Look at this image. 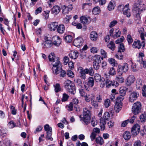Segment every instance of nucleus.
Masks as SVG:
<instances>
[{"label":"nucleus","mask_w":146,"mask_h":146,"mask_svg":"<svg viewBox=\"0 0 146 146\" xmlns=\"http://www.w3.org/2000/svg\"><path fill=\"white\" fill-rule=\"evenodd\" d=\"M79 92L80 95L82 97H84L86 95V93L83 89H79Z\"/></svg>","instance_id":"8fccbe9b"},{"label":"nucleus","mask_w":146,"mask_h":146,"mask_svg":"<svg viewBox=\"0 0 146 146\" xmlns=\"http://www.w3.org/2000/svg\"><path fill=\"white\" fill-rule=\"evenodd\" d=\"M87 85L89 86L92 87L94 84V80L92 77H89L88 79Z\"/></svg>","instance_id":"a878e982"},{"label":"nucleus","mask_w":146,"mask_h":146,"mask_svg":"<svg viewBox=\"0 0 146 146\" xmlns=\"http://www.w3.org/2000/svg\"><path fill=\"white\" fill-rule=\"evenodd\" d=\"M96 98V100L98 102H102V97L101 95H97Z\"/></svg>","instance_id":"0e129e2a"},{"label":"nucleus","mask_w":146,"mask_h":146,"mask_svg":"<svg viewBox=\"0 0 146 146\" xmlns=\"http://www.w3.org/2000/svg\"><path fill=\"white\" fill-rule=\"evenodd\" d=\"M64 87L67 91L71 94L76 93V89L74 83L69 80H67L64 82Z\"/></svg>","instance_id":"20e7f679"},{"label":"nucleus","mask_w":146,"mask_h":146,"mask_svg":"<svg viewBox=\"0 0 146 146\" xmlns=\"http://www.w3.org/2000/svg\"><path fill=\"white\" fill-rule=\"evenodd\" d=\"M141 30H140V31H141V32L140 33V36L142 40H145L144 37V29L143 28H142L141 29Z\"/></svg>","instance_id":"3c124183"},{"label":"nucleus","mask_w":146,"mask_h":146,"mask_svg":"<svg viewBox=\"0 0 146 146\" xmlns=\"http://www.w3.org/2000/svg\"><path fill=\"white\" fill-rule=\"evenodd\" d=\"M67 75L69 77L73 78L74 76V73L72 71L68 70H67L66 73Z\"/></svg>","instance_id":"79ce46f5"},{"label":"nucleus","mask_w":146,"mask_h":146,"mask_svg":"<svg viewBox=\"0 0 146 146\" xmlns=\"http://www.w3.org/2000/svg\"><path fill=\"white\" fill-rule=\"evenodd\" d=\"M96 143L102 145L104 143V141L103 138L101 137H99L96 139Z\"/></svg>","instance_id":"ea45409f"},{"label":"nucleus","mask_w":146,"mask_h":146,"mask_svg":"<svg viewBox=\"0 0 146 146\" xmlns=\"http://www.w3.org/2000/svg\"><path fill=\"white\" fill-rule=\"evenodd\" d=\"M109 73L112 75H113L115 74V70L113 67H112L110 68Z\"/></svg>","instance_id":"09e8293b"},{"label":"nucleus","mask_w":146,"mask_h":146,"mask_svg":"<svg viewBox=\"0 0 146 146\" xmlns=\"http://www.w3.org/2000/svg\"><path fill=\"white\" fill-rule=\"evenodd\" d=\"M123 13L124 15H126V16L128 17H129L131 15V13L130 12V10H127L124 11L123 12Z\"/></svg>","instance_id":"e2e57ef3"},{"label":"nucleus","mask_w":146,"mask_h":146,"mask_svg":"<svg viewBox=\"0 0 146 146\" xmlns=\"http://www.w3.org/2000/svg\"><path fill=\"white\" fill-rule=\"evenodd\" d=\"M83 42V40L82 38L79 37L75 39L73 42V45L78 47L81 46Z\"/></svg>","instance_id":"9d476101"},{"label":"nucleus","mask_w":146,"mask_h":146,"mask_svg":"<svg viewBox=\"0 0 146 146\" xmlns=\"http://www.w3.org/2000/svg\"><path fill=\"white\" fill-rule=\"evenodd\" d=\"M85 100L87 102H89L90 100H93V99L94 98V96L92 94L87 95L86 94V96L84 97Z\"/></svg>","instance_id":"c85d7f7f"},{"label":"nucleus","mask_w":146,"mask_h":146,"mask_svg":"<svg viewBox=\"0 0 146 146\" xmlns=\"http://www.w3.org/2000/svg\"><path fill=\"white\" fill-rule=\"evenodd\" d=\"M62 13L63 14L66 15L68 13L69 11L68 9L66 8V6L64 5L62 7Z\"/></svg>","instance_id":"37998d69"},{"label":"nucleus","mask_w":146,"mask_h":146,"mask_svg":"<svg viewBox=\"0 0 146 146\" xmlns=\"http://www.w3.org/2000/svg\"><path fill=\"white\" fill-rule=\"evenodd\" d=\"M140 129L139 125L138 124H136L132 128L131 130V133L133 135L136 136L139 133Z\"/></svg>","instance_id":"1a4fd4ad"},{"label":"nucleus","mask_w":146,"mask_h":146,"mask_svg":"<svg viewBox=\"0 0 146 146\" xmlns=\"http://www.w3.org/2000/svg\"><path fill=\"white\" fill-rule=\"evenodd\" d=\"M52 13H54L55 15H56L60 12V7L58 6H54L52 9Z\"/></svg>","instance_id":"7c9ffc66"},{"label":"nucleus","mask_w":146,"mask_h":146,"mask_svg":"<svg viewBox=\"0 0 146 146\" xmlns=\"http://www.w3.org/2000/svg\"><path fill=\"white\" fill-rule=\"evenodd\" d=\"M44 129L45 130L47 131L46 138H47L48 137H51L52 134L51 127H50L48 124H46L44 126Z\"/></svg>","instance_id":"9b49d317"},{"label":"nucleus","mask_w":146,"mask_h":146,"mask_svg":"<svg viewBox=\"0 0 146 146\" xmlns=\"http://www.w3.org/2000/svg\"><path fill=\"white\" fill-rule=\"evenodd\" d=\"M64 39L66 42L70 43L72 41V37L71 36L68 35L65 36Z\"/></svg>","instance_id":"c9c22d12"},{"label":"nucleus","mask_w":146,"mask_h":146,"mask_svg":"<svg viewBox=\"0 0 146 146\" xmlns=\"http://www.w3.org/2000/svg\"><path fill=\"white\" fill-rule=\"evenodd\" d=\"M54 86L55 88L54 90L56 92H58L61 90V88L59 84H56L54 85Z\"/></svg>","instance_id":"a19ab883"},{"label":"nucleus","mask_w":146,"mask_h":146,"mask_svg":"<svg viewBox=\"0 0 146 146\" xmlns=\"http://www.w3.org/2000/svg\"><path fill=\"white\" fill-rule=\"evenodd\" d=\"M134 146H142L141 145V143L139 140L136 141L134 144Z\"/></svg>","instance_id":"774afa93"},{"label":"nucleus","mask_w":146,"mask_h":146,"mask_svg":"<svg viewBox=\"0 0 146 146\" xmlns=\"http://www.w3.org/2000/svg\"><path fill=\"white\" fill-rule=\"evenodd\" d=\"M115 33L114 35L113 36V38L116 39L118 37H119L120 36V35L121 33L119 31V30H117L115 32Z\"/></svg>","instance_id":"c03bdc74"},{"label":"nucleus","mask_w":146,"mask_h":146,"mask_svg":"<svg viewBox=\"0 0 146 146\" xmlns=\"http://www.w3.org/2000/svg\"><path fill=\"white\" fill-rule=\"evenodd\" d=\"M123 137L125 140H129L131 137V134L129 131H125L123 135Z\"/></svg>","instance_id":"473e14b6"},{"label":"nucleus","mask_w":146,"mask_h":146,"mask_svg":"<svg viewBox=\"0 0 146 146\" xmlns=\"http://www.w3.org/2000/svg\"><path fill=\"white\" fill-rule=\"evenodd\" d=\"M70 57L72 59H76L78 56V53L77 51H74L69 54Z\"/></svg>","instance_id":"cd10ccee"},{"label":"nucleus","mask_w":146,"mask_h":146,"mask_svg":"<svg viewBox=\"0 0 146 146\" xmlns=\"http://www.w3.org/2000/svg\"><path fill=\"white\" fill-rule=\"evenodd\" d=\"M106 86L107 88H109L111 86H116L115 85V82H112L109 79H107L106 82Z\"/></svg>","instance_id":"4be33fe9"},{"label":"nucleus","mask_w":146,"mask_h":146,"mask_svg":"<svg viewBox=\"0 0 146 146\" xmlns=\"http://www.w3.org/2000/svg\"><path fill=\"white\" fill-rule=\"evenodd\" d=\"M127 39L128 43L129 44H131L133 41V40L131 36L129 34L127 35Z\"/></svg>","instance_id":"a18cd8bd"},{"label":"nucleus","mask_w":146,"mask_h":146,"mask_svg":"<svg viewBox=\"0 0 146 146\" xmlns=\"http://www.w3.org/2000/svg\"><path fill=\"white\" fill-rule=\"evenodd\" d=\"M97 122L95 119L92 118V119L91 123L92 126L94 127L95 126L97 125Z\"/></svg>","instance_id":"864d4df0"},{"label":"nucleus","mask_w":146,"mask_h":146,"mask_svg":"<svg viewBox=\"0 0 146 146\" xmlns=\"http://www.w3.org/2000/svg\"><path fill=\"white\" fill-rule=\"evenodd\" d=\"M48 57L49 61L53 62H55L56 61V62L57 61L56 58L58 57H56L54 53H52L49 54Z\"/></svg>","instance_id":"412c9836"},{"label":"nucleus","mask_w":146,"mask_h":146,"mask_svg":"<svg viewBox=\"0 0 146 146\" xmlns=\"http://www.w3.org/2000/svg\"><path fill=\"white\" fill-rule=\"evenodd\" d=\"M101 52L102 55L104 58H106L107 57V53L104 50L101 49Z\"/></svg>","instance_id":"680f3d73"},{"label":"nucleus","mask_w":146,"mask_h":146,"mask_svg":"<svg viewBox=\"0 0 146 146\" xmlns=\"http://www.w3.org/2000/svg\"><path fill=\"white\" fill-rule=\"evenodd\" d=\"M81 23L83 24H88L90 21L88 18L84 16H82L80 17Z\"/></svg>","instance_id":"6ab92c4d"},{"label":"nucleus","mask_w":146,"mask_h":146,"mask_svg":"<svg viewBox=\"0 0 146 146\" xmlns=\"http://www.w3.org/2000/svg\"><path fill=\"white\" fill-rule=\"evenodd\" d=\"M42 11V9L41 7H40L37 8L35 10V14L37 15L38 13H40Z\"/></svg>","instance_id":"69168bd1"},{"label":"nucleus","mask_w":146,"mask_h":146,"mask_svg":"<svg viewBox=\"0 0 146 146\" xmlns=\"http://www.w3.org/2000/svg\"><path fill=\"white\" fill-rule=\"evenodd\" d=\"M140 121L143 123L146 121V113H144L141 114L139 116Z\"/></svg>","instance_id":"e433bc0d"},{"label":"nucleus","mask_w":146,"mask_h":146,"mask_svg":"<svg viewBox=\"0 0 146 146\" xmlns=\"http://www.w3.org/2000/svg\"><path fill=\"white\" fill-rule=\"evenodd\" d=\"M84 72L86 74H88L90 76H93L94 74V71L92 67L85 68L84 69Z\"/></svg>","instance_id":"2eb2a0df"},{"label":"nucleus","mask_w":146,"mask_h":146,"mask_svg":"<svg viewBox=\"0 0 146 146\" xmlns=\"http://www.w3.org/2000/svg\"><path fill=\"white\" fill-rule=\"evenodd\" d=\"M128 89L126 87H121L119 89V94L120 96H124L126 95V91Z\"/></svg>","instance_id":"dca6fc26"},{"label":"nucleus","mask_w":146,"mask_h":146,"mask_svg":"<svg viewBox=\"0 0 146 146\" xmlns=\"http://www.w3.org/2000/svg\"><path fill=\"white\" fill-rule=\"evenodd\" d=\"M65 27L63 25H60L58 26L57 29L58 32L59 33L62 34L64 32L65 30Z\"/></svg>","instance_id":"393cba45"},{"label":"nucleus","mask_w":146,"mask_h":146,"mask_svg":"<svg viewBox=\"0 0 146 146\" xmlns=\"http://www.w3.org/2000/svg\"><path fill=\"white\" fill-rule=\"evenodd\" d=\"M53 43L51 40H47L44 44V46L46 48H49L52 46Z\"/></svg>","instance_id":"72a5a7b5"},{"label":"nucleus","mask_w":146,"mask_h":146,"mask_svg":"<svg viewBox=\"0 0 146 146\" xmlns=\"http://www.w3.org/2000/svg\"><path fill=\"white\" fill-rule=\"evenodd\" d=\"M117 22L116 20H114L111 21L109 25V27L110 28L115 26L117 23Z\"/></svg>","instance_id":"de8ad7c7"},{"label":"nucleus","mask_w":146,"mask_h":146,"mask_svg":"<svg viewBox=\"0 0 146 146\" xmlns=\"http://www.w3.org/2000/svg\"><path fill=\"white\" fill-rule=\"evenodd\" d=\"M110 102L109 99H106L104 101V105L106 108H108L110 105Z\"/></svg>","instance_id":"49530a36"},{"label":"nucleus","mask_w":146,"mask_h":146,"mask_svg":"<svg viewBox=\"0 0 146 146\" xmlns=\"http://www.w3.org/2000/svg\"><path fill=\"white\" fill-rule=\"evenodd\" d=\"M91 39L93 41H96L98 38V35L95 31L91 32L90 34Z\"/></svg>","instance_id":"a211bd4d"},{"label":"nucleus","mask_w":146,"mask_h":146,"mask_svg":"<svg viewBox=\"0 0 146 146\" xmlns=\"http://www.w3.org/2000/svg\"><path fill=\"white\" fill-rule=\"evenodd\" d=\"M57 61L53 64L52 70L53 73L56 75L60 72V76L64 77L67 74L66 72L62 69V64L59 57L56 58Z\"/></svg>","instance_id":"f257e3e1"},{"label":"nucleus","mask_w":146,"mask_h":146,"mask_svg":"<svg viewBox=\"0 0 146 146\" xmlns=\"http://www.w3.org/2000/svg\"><path fill=\"white\" fill-rule=\"evenodd\" d=\"M124 98V96H118L117 97V101L118 102L122 104L121 102L123 101Z\"/></svg>","instance_id":"bf43d9fd"},{"label":"nucleus","mask_w":146,"mask_h":146,"mask_svg":"<svg viewBox=\"0 0 146 146\" xmlns=\"http://www.w3.org/2000/svg\"><path fill=\"white\" fill-rule=\"evenodd\" d=\"M69 98V96L66 94H63V98L62 99V102H65Z\"/></svg>","instance_id":"603ef678"},{"label":"nucleus","mask_w":146,"mask_h":146,"mask_svg":"<svg viewBox=\"0 0 146 146\" xmlns=\"http://www.w3.org/2000/svg\"><path fill=\"white\" fill-rule=\"evenodd\" d=\"M141 44L139 40H137V41H135L133 44V46L134 48L139 49L141 47Z\"/></svg>","instance_id":"c756f323"},{"label":"nucleus","mask_w":146,"mask_h":146,"mask_svg":"<svg viewBox=\"0 0 146 146\" xmlns=\"http://www.w3.org/2000/svg\"><path fill=\"white\" fill-rule=\"evenodd\" d=\"M93 78L96 82L102 81V80L104 79L103 77L102 78L101 76L99 74L97 73L95 74Z\"/></svg>","instance_id":"f3484780"},{"label":"nucleus","mask_w":146,"mask_h":146,"mask_svg":"<svg viewBox=\"0 0 146 146\" xmlns=\"http://www.w3.org/2000/svg\"><path fill=\"white\" fill-rule=\"evenodd\" d=\"M126 80L127 81L126 85L130 86L134 82L135 80V78L133 76L130 75L127 78Z\"/></svg>","instance_id":"ddd939ff"},{"label":"nucleus","mask_w":146,"mask_h":146,"mask_svg":"<svg viewBox=\"0 0 146 146\" xmlns=\"http://www.w3.org/2000/svg\"><path fill=\"white\" fill-rule=\"evenodd\" d=\"M54 38L56 39L53 42V44L55 46L57 47L59 46L61 42L60 38L58 36H55Z\"/></svg>","instance_id":"5701e85b"},{"label":"nucleus","mask_w":146,"mask_h":146,"mask_svg":"<svg viewBox=\"0 0 146 146\" xmlns=\"http://www.w3.org/2000/svg\"><path fill=\"white\" fill-rule=\"evenodd\" d=\"M129 69L128 64L127 63H124L123 65H119L118 66L117 72L119 74L122 75L123 73L127 72Z\"/></svg>","instance_id":"6e6552de"},{"label":"nucleus","mask_w":146,"mask_h":146,"mask_svg":"<svg viewBox=\"0 0 146 146\" xmlns=\"http://www.w3.org/2000/svg\"><path fill=\"white\" fill-rule=\"evenodd\" d=\"M121 104L116 101L114 107V110L116 112L118 113L121 110L122 106Z\"/></svg>","instance_id":"aec40b11"},{"label":"nucleus","mask_w":146,"mask_h":146,"mask_svg":"<svg viewBox=\"0 0 146 146\" xmlns=\"http://www.w3.org/2000/svg\"><path fill=\"white\" fill-rule=\"evenodd\" d=\"M115 2L113 0H111L109 3L108 6V9L110 11L113 9L115 7Z\"/></svg>","instance_id":"bb28decb"},{"label":"nucleus","mask_w":146,"mask_h":146,"mask_svg":"<svg viewBox=\"0 0 146 146\" xmlns=\"http://www.w3.org/2000/svg\"><path fill=\"white\" fill-rule=\"evenodd\" d=\"M100 8L99 7H96L93 8L92 10V13L94 15L99 14L100 13Z\"/></svg>","instance_id":"58836bf2"},{"label":"nucleus","mask_w":146,"mask_h":146,"mask_svg":"<svg viewBox=\"0 0 146 146\" xmlns=\"http://www.w3.org/2000/svg\"><path fill=\"white\" fill-rule=\"evenodd\" d=\"M80 77L83 79L85 80L86 78V73L84 72V70L83 68L80 67Z\"/></svg>","instance_id":"b1692460"},{"label":"nucleus","mask_w":146,"mask_h":146,"mask_svg":"<svg viewBox=\"0 0 146 146\" xmlns=\"http://www.w3.org/2000/svg\"><path fill=\"white\" fill-rule=\"evenodd\" d=\"M64 64L65 65L67 64L69 61V58L68 56H65L64 58Z\"/></svg>","instance_id":"338daca9"},{"label":"nucleus","mask_w":146,"mask_h":146,"mask_svg":"<svg viewBox=\"0 0 146 146\" xmlns=\"http://www.w3.org/2000/svg\"><path fill=\"white\" fill-rule=\"evenodd\" d=\"M142 94L143 96L146 97V85H144L143 86L142 89Z\"/></svg>","instance_id":"13d9d810"},{"label":"nucleus","mask_w":146,"mask_h":146,"mask_svg":"<svg viewBox=\"0 0 146 146\" xmlns=\"http://www.w3.org/2000/svg\"><path fill=\"white\" fill-rule=\"evenodd\" d=\"M58 26V24L56 22L51 23L48 25V27L51 31H54Z\"/></svg>","instance_id":"4468645a"},{"label":"nucleus","mask_w":146,"mask_h":146,"mask_svg":"<svg viewBox=\"0 0 146 146\" xmlns=\"http://www.w3.org/2000/svg\"><path fill=\"white\" fill-rule=\"evenodd\" d=\"M109 63L114 66L117 65V62L115 61V59L112 58H109L108 59Z\"/></svg>","instance_id":"4c0bfd02"},{"label":"nucleus","mask_w":146,"mask_h":146,"mask_svg":"<svg viewBox=\"0 0 146 146\" xmlns=\"http://www.w3.org/2000/svg\"><path fill=\"white\" fill-rule=\"evenodd\" d=\"M73 104L72 102L70 103L69 105L68 106V110L69 111H72L73 110Z\"/></svg>","instance_id":"4d7b16f0"},{"label":"nucleus","mask_w":146,"mask_h":146,"mask_svg":"<svg viewBox=\"0 0 146 146\" xmlns=\"http://www.w3.org/2000/svg\"><path fill=\"white\" fill-rule=\"evenodd\" d=\"M146 6L141 1H137L134 3L133 8V13L136 15L137 18H140V14L143 10L145 9Z\"/></svg>","instance_id":"f03ea898"},{"label":"nucleus","mask_w":146,"mask_h":146,"mask_svg":"<svg viewBox=\"0 0 146 146\" xmlns=\"http://www.w3.org/2000/svg\"><path fill=\"white\" fill-rule=\"evenodd\" d=\"M141 105L140 102H137L134 103L132 108V113L134 114L130 119V123H132L137 117L136 115L139 114L141 109Z\"/></svg>","instance_id":"7ed1b4c3"},{"label":"nucleus","mask_w":146,"mask_h":146,"mask_svg":"<svg viewBox=\"0 0 146 146\" xmlns=\"http://www.w3.org/2000/svg\"><path fill=\"white\" fill-rule=\"evenodd\" d=\"M94 58L93 64V68L95 70H97L100 68L101 60H103V57H101L99 55H96Z\"/></svg>","instance_id":"423d86ee"},{"label":"nucleus","mask_w":146,"mask_h":146,"mask_svg":"<svg viewBox=\"0 0 146 146\" xmlns=\"http://www.w3.org/2000/svg\"><path fill=\"white\" fill-rule=\"evenodd\" d=\"M139 96V94L136 92H133L131 93L129 96V100L130 102H132L136 100Z\"/></svg>","instance_id":"f8f14e48"},{"label":"nucleus","mask_w":146,"mask_h":146,"mask_svg":"<svg viewBox=\"0 0 146 146\" xmlns=\"http://www.w3.org/2000/svg\"><path fill=\"white\" fill-rule=\"evenodd\" d=\"M11 109V113L13 115H15L16 114V110L15 109L14 106H10Z\"/></svg>","instance_id":"6e6d98bb"},{"label":"nucleus","mask_w":146,"mask_h":146,"mask_svg":"<svg viewBox=\"0 0 146 146\" xmlns=\"http://www.w3.org/2000/svg\"><path fill=\"white\" fill-rule=\"evenodd\" d=\"M110 117V115L108 112H106L103 116L100 119V126L101 130L103 131L105 129L106 121Z\"/></svg>","instance_id":"0eeeda50"},{"label":"nucleus","mask_w":146,"mask_h":146,"mask_svg":"<svg viewBox=\"0 0 146 146\" xmlns=\"http://www.w3.org/2000/svg\"><path fill=\"white\" fill-rule=\"evenodd\" d=\"M96 134L94 132H93L91 134L90 138L92 141H93L95 138Z\"/></svg>","instance_id":"052dcab7"},{"label":"nucleus","mask_w":146,"mask_h":146,"mask_svg":"<svg viewBox=\"0 0 146 146\" xmlns=\"http://www.w3.org/2000/svg\"><path fill=\"white\" fill-rule=\"evenodd\" d=\"M92 105L95 108H97L98 106V103L97 102L93 100L91 101Z\"/></svg>","instance_id":"5fc2aeb1"},{"label":"nucleus","mask_w":146,"mask_h":146,"mask_svg":"<svg viewBox=\"0 0 146 146\" xmlns=\"http://www.w3.org/2000/svg\"><path fill=\"white\" fill-rule=\"evenodd\" d=\"M107 45L108 48L113 51L115 50V44L112 41H110Z\"/></svg>","instance_id":"2f4dec72"},{"label":"nucleus","mask_w":146,"mask_h":146,"mask_svg":"<svg viewBox=\"0 0 146 146\" xmlns=\"http://www.w3.org/2000/svg\"><path fill=\"white\" fill-rule=\"evenodd\" d=\"M118 49V52H123L125 50L124 46L122 43L120 44L119 45Z\"/></svg>","instance_id":"f704fd0d"},{"label":"nucleus","mask_w":146,"mask_h":146,"mask_svg":"<svg viewBox=\"0 0 146 146\" xmlns=\"http://www.w3.org/2000/svg\"><path fill=\"white\" fill-rule=\"evenodd\" d=\"M83 121L86 124H88L90 123L91 119V112L90 111L86 108L83 109Z\"/></svg>","instance_id":"39448f33"}]
</instances>
